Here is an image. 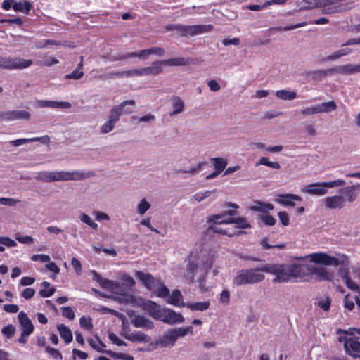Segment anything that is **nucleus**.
I'll return each mask as SVG.
<instances>
[{"label": "nucleus", "mask_w": 360, "mask_h": 360, "mask_svg": "<svg viewBox=\"0 0 360 360\" xmlns=\"http://www.w3.org/2000/svg\"><path fill=\"white\" fill-rule=\"evenodd\" d=\"M261 269L271 274L276 275L274 282L284 283L290 281L292 278H302L304 276V264H266L261 266Z\"/></svg>", "instance_id": "nucleus-1"}, {"label": "nucleus", "mask_w": 360, "mask_h": 360, "mask_svg": "<svg viewBox=\"0 0 360 360\" xmlns=\"http://www.w3.org/2000/svg\"><path fill=\"white\" fill-rule=\"evenodd\" d=\"M192 59L189 58L178 57L153 62L150 66L140 68L135 70V76L158 75L163 72V65L185 66L190 65Z\"/></svg>", "instance_id": "nucleus-2"}, {"label": "nucleus", "mask_w": 360, "mask_h": 360, "mask_svg": "<svg viewBox=\"0 0 360 360\" xmlns=\"http://www.w3.org/2000/svg\"><path fill=\"white\" fill-rule=\"evenodd\" d=\"M129 105H134L135 101L134 100H126L122 102L120 105L113 106L110 110L108 120L106 121L101 127V132L102 134H107L115 128L116 122H118L120 117L122 115L131 113V109H126V107Z\"/></svg>", "instance_id": "nucleus-3"}, {"label": "nucleus", "mask_w": 360, "mask_h": 360, "mask_svg": "<svg viewBox=\"0 0 360 360\" xmlns=\"http://www.w3.org/2000/svg\"><path fill=\"white\" fill-rule=\"evenodd\" d=\"M264 272L261 267L240 270L234 277L233 283L242 285L262 282L265 279Z\"/></svg>", "instance_id": "nucleus-4"}, {"label": "nucleus", "mask_w": 360, "mask_h": 360, "mask_svg": "<svg viewBox=\"0 0 360 360\" xmlns=\"http://www.w3.org/2000/svg\"><path fill=\"white\" fill-rule=\"evenodd\" d=\"M207 168H212L213 171L210 173L206 174L205 179H210L215 178L217 175H219L225 168V160L223 158H210V162H200L198 163L196 167H192L188 172L191 173H196L202 169H205ZM183 173L188 172V171H182Z\"/></svg>", "instance_id": "nucleus-5"}, {"label": "nucleus", "mask_w": 360, "mask_h": 360, "mask_svg": "<svg viewBox=\"0 0 360 360\" xmlns=\"http://www.w3.org/2000/svg\"><path fill=\"white\" fill-rule=\"evenodd\" d=\"M307 257L309 258L311 262L325 266H337L338 265H347L349 263L348 257L345 255H342L340 258H337L327 253L319 252L309 254Z\"/></svg>", "instance_id": "nucleus-6"}, {"label": "nucleus", "mask_w": 360, "mask_h": 360, "mask_svg": "<svg viewBox=\"0 0 360 360\" xmlns=\"http://www.w3.org/2000/svg\"><path fill=\"white\" fill-rule=\"evenodd\" d=\"M84 175L79 172H39L37 173V179L44 182L59 181L79 180L83 179Z\"/></svg>", "instance_id": "nucleus-7"}, {"label": "nucleus", "mask_w": 360, "mask_h": 360, "mask_svg": "<svg viewBox=\"0 0 360 360\" xmlns=\"http://www.w3.org/2000/svg\"><path fill=\"white\" fill-rule=\"evenodd\" d=\"M233 208V210H226V224H234L235 227L238 229H248L251 228V224L244 217H239L238 212L236 209L238 208V205L230 202H226V208Z\"/></svg>", "instance_id": "nucleus-8"}, {"label": "nucleus", "mask_w": 360, "mask_h": 360, "mask_svg": "<svg viewBox=\"0 0 360 360\" xmlns=\"http://www.w3.org/2000/svg\"><path fill=\"white\" fill-rule=\"evenodd\" d=\"M33 63L30 59L20 57L0 56V69L18 70L30 67Z\"/></svg>", "instance_id": "nucleus-9"}, {"label": "nucleus", "mask_w": 360, "mask_h": 360, "mask_svg": "<svg viewBox=\"0 0 360 360\" xmlns=\"http://www.w3.org/2000/svg\"><path fill=\"white\" fill-rule=\"evenodd\" d=\"M345 180L337 179L332 181L317 182L305 187L304 191L311 195H323L327 193L325 188H333L344 186Z\"/></svg>", "instance_id": "nucleus-10"}, {"label": "nucleus", "mask_w": 360, "mask_h": 360, "mask_svg": "<svg viewBox=\"0 0 360 360\" xmlns=\"http://www.w3.org/2000/svg\"><path fill=\"white\" fill-rule=\"evenodd\" d=\"M212 25H184L178 24V34L181 37L195 36L205 32H208L212 30Z\"/></svg>", "instance_id": "nucleus-11"}, {"label": "nucleus", "mask_w": 360, "mask_h": 360, "mask_svg": "<svg viewBox=\"0 0 360 360\" xmlns=\"http://www.w3.org/2000/svg\"><path fill=\"white\" fill-rule=\"evenodd\" d=\"M304 275L315 274L319 281H330L333 278V274L325 267H315L312 265L304 264Z\"/></svg>", "instance_id": "nucleus-12"}, {"label": "nucleus", "mask_w": 360, "mask_h": 360, "mask_svg": "<svg viewBox=\"0 0 360 360\" xmlns=\"http://www.w3.org/2000/svg\"><path fill=\"white\" fill-rule=\"evenodd\" d=\"M336 108V103L334 101H331L314 105L311 108L302 109L301 110V113L303 115H309L312 114L328 112L335 110Z\"/></svg>", "instance_id": "nucleus-13"}, {"label": "nucleus", "mask_w": 360, "mask_h": 360, "mask_svg": "<svg viewBox=\"0 0 360 360\" xmlns=\"http://www.w3.org/2000/svg\"><path fill=\"white\" fill-rule=\"evenodd\" d=\"M328 73H340L342 75H352L356 73L355 65L346 64L343 65L335 66L326 70H322L314 72L320 76H326Z\"/></svg>", "instance_id": "nucleus-14"}, {"label": "nucleus", "mask_w": 360, "mask_h": 360, "mask_svg": "<svg viewBox=\"0 0 360 360\" xmlns=\"http://www.w3.org/2000/svg\"><path fill=\"white\" fill-rule=\"evenodd\" d=\"M136 276L141 281L143 285L150 290H155L160 285V281L148 273L137 271Z\"/></svg>", "instance_id": "nucleus-15"}, {"label": "nucleus", "mask_w": 360, "mask_h": 360, "mask_svg": "<svg viewBox=\"0 0 360 360\" xmlns=\"http://www.w3.org/2000/svg\"><path fill=\"white\" fill-rule=\"evenodd\" d=\"M30 117V113L28 111L24 110L0 112V120L2 121L28 120Z\"/></svg>", "instance_id": "nucleus-16"}, {"label": "nucleus", "mask_w": 360, "mask_h": 360, "mask_svg": "<svg viewBox=\"0 0 360 360\" xmlns=\"http://www.w3.org/2000/svg\"><path fill=\"white\" fill-rule=\"evenodd\" d=\"M91 274L93 275V280L98 283L100 286L103 289L115 291L120 287L118 282L103 278L95 270H93Z\"/></svg>", "instance_id": "nucleus-17"}, {"label": "nucleus", "mask_w": 360, "mask_h": 360, "mask_svg": "<svg viewBox=\"0 0 360 360\" xmlns=\"http://www.w3.org/2000/svg\"><path fill=\"white\" fill-rule=\"evenodd\" d=\"M347 198L341 195L328 196L324 199V203L329 209H342L345 206Z\"/></svg>", "instance_id": "nucleus-18"}, {"label": "nucleus", "mask_w": 360, "mask_h": 360, "mask_svg": "<svg viewBox=\"0 0 360 360\" xmlns=\"http://www.w3.org/2000/svg\"><path fill=\"white\" fill-rule=\"evenodd\" d=\"M143 309L149 313L150 316L157 320H161L165 309H162L159 304L150 300H148L143 304Z\"/></svg>", "instance_id": "nucleus-19"}, {"label": "nucleus", "mask_w": 360, "mask_h": 360, "mask_svg": "<svg viewBox=\"0 0 360 360\" xmlns=\"http://www.w3.org/2000/svg\"><path fill=\"white\" fill-rule=\"evenodd\" d=\"M208 227L206 229L205 233L207 235H210L212 231H217V226H221L225 224V214H213L208 217L207 221Z\"/></svg>", "instance_id": "nucleus-20"}, {"label": "nucleus", "mask_w": 360, "mask_h": 360, "mask_svg": "<svg viewBox=\"0 0 360 360\" xmlns=\"http://www.w3.org/2000/svg\"><path fill=\"white\" fill-rule=\"evenodd\" d=\"M344 347L347 354L360 357V342L354 339L348 338L345 340Z\"/></svg>", "instance_id": "nucleus-21"}, {"label": "nucleus", "mask_w": 360, "mask_h": 360, "mask_svg": "<svg viewBox=\"0 0 360 360\" xmlns=\"http://www.w3.org/2000/svg\"><path fill=\"white\" fill-rule=\"evenodd\" d=\"M18 319L22 326V331L24 332V334L25 335H31L34 331V327L27 314L22 311H20L18 314Z\"/></svg>", "instance_id": "nucleus-22"}, {"label": "nucleus", "mask_w": 360, "mask_h": 360, "mask_svg": "<svg viewBox=\"0 0 360 360\" xmlns=\"http://www.w3.org/2000/svg\"><path fill=\"white\" fill-rule=\"evenodd\" d=\"M177 338L172 329L164 333V335L155 342L156 347H171L174 345Z\"/></svg>", "instance_id": "nucleus-23"}, {"label": "nucleus", "mask_w": 360, "mask_h": 360, "mask_svg": "<svg viewBox=\"0 0 360 360\" xmlns=\"http://www.w3.org/2000/svg\"><path fill=\"white\" fill-rule=\"evenodd\" d=\"M122 336L132 342L148 343L151 340L150 336L140 331L131 333V334L124 333Z\"/></svg>", "instance_id": "nucleus-24"}, {"label": "nucleus", "mask_w": 360, "mask_h": 360, "mask_svg": "<svg viewBox=\"0 0 360 360\" xmlns=\"http://www.w3.org/2000/svg\"><path fill=\"white\" fill-rule=\"evenodd\" d=\"M38 106L40 108H61L68 109L71 107L70 103L68 101H53L47 100H39Z\"/></svg>", "instance_id": "nucleus-25"}, {"label": "nucleus", "mask_w": 360, "mask_h": 360, "mask_svg": "<svg viewBox=\"0 0 360 360\" xmlns=\"http://www.w3.org/2000/svg\"><path fill=\"white\" fill-rule=\"evenodd\" d=\"M278 202L284 206H295L293 201H302V198L296 194H281L278 195Z\"/></svg>", "instance_id": "nucleus-26"}, {"label": "nucleus", "mask_w": 360, "mask_h": 360, "mask_svg": "<svg viewBox=\"0 0 360 360\" xmlns=\"http://www.w3.org/2000/svg\"><path fill=\"white\" fill-rule=\"evenodd\" d=\"M131 322L136 328H144L146 329H153L154 328L153 323L143 316H135Z\"/></svg>", "instance_id": "nucleus-27"}, {"label": "nucleus", "mask_w": 360, "mask_h": 360, "mask_svg": "<svg viewBox=\"0 0 360 360\" xmlns=\"http://www.w3.org/2000/svg\"><path fill=\"white\" fill-rule=\"evenodd\" d=\"M160 321L165 323L174 324L183 321V317L178 314H176L173 310L165 309V313L162 314V317Z\"/></svg>", "instance_id": "nucleus-28"}, {"label": "nucleus", "mask_w": 360, "mask_h": 360, "mask_svg": "<svg viewBox=\"0 0 360 360\" xmlns=\"http://www.w3.org/2000/svg\"><path fill=\"white\" fill-rule=\"evenodd\" d=\"M148 51L149 50L148 49H147L139 51L137 52H131L125 54L119 55L114 59V60H122L136 57L141 58H146L150 55V53Z\"/></svg>", "instance_id": "nucleus-29"}, {"label": "nucleus", "mask_w": 360, "mask_h": 360, "mask_svg": "<svg viewBox=\"0 0 360 360\" xmlns=\"http://www.w3.org/2000/svg\"><path fill=\"white\" fill-rule=\"evenodd\" d=\"M360 187V184L346 186L344 188L341 189V192L346 195L347 198V201L349 202H353L356 200L358 193L356 191Z\"/></svg>", "instance_id": "nucleus-30"}, {"label": "nucleus", "mask_w": 360, "mask_h": 360, "mask_svg": "<svg viewBox=\"0 0 360 360\" xmlns=\"http://www.w3.org/2000/svg\"><path fill=\"white\" fill-rule=\"evenodd\" d=\"M32 8L31 2L28 0H23L22 1H15L13 5V9L15 12H22L25 14H29Z\"/></svg>", "instance_id": "nucleus-31"}, {"label": "nucleus", "mask_w": 360, "mask_h": 360, "mask_svg": "<svg viewBox=\"0 0 360 360\" xmlns=\"http://www.w3.org/2000/svg\"><path fill=\"white\" fill-rule=\"evenodd\" d=\"M58 330L62 339L65 344H69L72 341V334L70 328L63 324L58 326Z\"/></svg>", "instance_id": "nucleus-32"}, {"label": "nucleus", "mask_w": 360, "mask_h": 360, "mask_svg": "<svg viewBox=\"0 0 360 360\" xmlns=\"http://www.w3.org/2000/svg\"><path fill=\"white\" fill-rule=\"evenodd\" d=\"M198 267V263L195 260H189L186 270V276L191 283L195 282V271Z\"/></svg>", "instance_id": "nucleus-33"}, {"label": "nucleus", "mask_w": 360, "mask_h": 360, "mask_svg": "<svg viewBox=\"0 0 360 360\" xmlns=\"http://www.w3.org/2000/svg\"><path fill=\"white\" fill-rule=\"evenodd\" d=\"M172 101L173 111L170 112L171 116L181 112L184 108V102L180 97L174 96Z\"/></svg>", "instance_id": "nucleus-34"}, {"label": "nucleus", "mask_w": 360, "mask_h": 360, "mask_svg": "<svg viewBox=\"0 0 360 360\" xmlns=\"http://www.w3.org/2000/svg\"><path fill=\"white\" fill-rule=\"evenodd\" d=\"M168 302L174 306L183 305V296L179 290H173L172 295L168 299Z\"/></svg>", "instance_id": "nucleus-35"}, {"label": "nucleus", "mask_w": 360, "mask_h": 360, "mask_svg": "<svg viewBox=\"0 0 360 360\" xmlns=\"http://www.w3.org/2000/svg\"><path fill=\"white\" fill-rule=\"evenodd\" d=\"M210 305V302H191L187 303L186 306L192 311H203L209 309Z\"/></svg>", "instance_id": "nucleus-36"}, {"label": "nucleus", "mask_w": 360, "mask_h": 360, "mask_svg": "<svg viewBox=\"0 0 360 360\" xmlns=\"http://www.w3.org/2000/svg\"><path fill=\"white\" fill-rule=\"evenodd\" d=\"M135 76V70H129L125 71H117L113 72L108 74V77L110 79L115 78H124V77H131Z\"/></svg>", "instance_id": "nucleus-37"}, {"label": "nucleus", "mask_w": 360, "mask_h": 360, "mask_svg": "<svg viewBox=\"0 0 360 360\" xmlns=\"http://www.w3.org/2000/svg\"><path fill=\"white\" fill-rule=\"evenodd\" d=\"M41 286L44 288V289H41L39 290V294L42 297H49L52 296L56 290L53 288H50V283L47 281H44L41 283Z\"/></svg>", "instance_id": "nucleus-38"}, {"label": "nucleus", "mask_w": 360, "mask_h": 360, "mask_svg": "<svg viewBox=\"0 0 360 360\" xmlns=\"http://www.w3.org/2000/svg\"><path fill=\"white\" fill-rule=\"evenodd\" d=\"M276 95L278 98L282 100H293L297 97V93L295 91H291L288 90H279L276 92Z\"/></svg>", "instance_id": "nucleus-39"}, {"label": "nucleus", "mask_w": 360, "mask_h": 360, "mask_svg": "<svg viewBox=\"0 0 360 360\" xmlns=\"http://www.w3.org/2000/svg\"><path fill=\"white\" fill-rule=\"evenodd\" d=\"M274 205L271 203H266L260 201H257L255 205L250 207L252 211L255 212H263L264 210H272Z\"/></svg>", "instance_id": "nucleus-40"}, {"label": "nucleus", "mask_w": 360, "mask_h": 360, "mask_svg": "<svg viewBox=\"0 0 360 360\" xmlns=\"http://www.w3.org/2000/svg\"><path fill=\"white\" fill-rule=\"evenodd\" d=\"M300 4V10H311L315 8H320L319 0H302Z\"/></svg>", "instance_id": "nucleus-41"}, {"label": "nucleus", "mask_w": 360, "mask_h": 360, "mask_svg": "<svg viewBox=\"0 0 360 360\" xmlns=\"http://www.w3.org/2000/svg\"><path fill=\"white\" fill-rule=\"evenodd\" d=\"M172 330L174 333V335L176 336L177 339L179 337H184L188 334L192 335L193 333L192 326H187L186 328H177L172 329Z\"/></svg>", "instance_id": "nucleus-42"}, {"label": "nucleus", "mask_w": 360, "mask_h": 360, "mask_svg": "<svg viewBox=\"0 0 360 360\" xmlns=\"http://www.w3.org/2000/svg\"><path fill=\"white\" fill-rule=\"evenodd\" d=\"M331 305V299L329 297L320 299L317 302V306L324 311L330 310Z\"/></svg>", "instance_id": "nucleus-43"}, {"label": "nucleus", "mask_w": 360, "mask_h": 360, "mask_svg": "<svg viewBox=\"0 0 360 360\" xmlns=\"http://www.w3.org/2000/svg\"><path fill=\"white\" fill-rule=\"evenodd\" d=\"M79 219L83 223L86 224L93 229L97 230L98 224L95 223L88 214L82 213L79 216Z\"/></svg>", "instance_id": "nucleus-44"}, {"label": "nucleus", "mask_w": 360, "mask_h": 360, "mask_svg": "<svg viewBox=\"0 0 360 360\" xmlns=\"http://www.w3.org/2000/svg\"><path fill=\"white\" fill-rule=\"evenodd\" d=\"M39 139L38 138H30V139H18L16 140L11 141L10 144L15 147H18L22 144L31 143V142H36Z\"/></svg>", "instance_id": "nucleus-45"}, {"label": "nucleus", "mask_w": 360, "mask_h": 360, "mask_svg": "<svg viewBox=\"0 0 360 360\" xmlns=\"http://www.w3.org/2000/svg\"><path fill=\"white\" fill-rule=\"evenodd\" d=\"M150 207V204L145 199L143 198L137 207V211L141 214H144L147 210Z\"/></svg>", "instance_id": "nucleus-46"}, {"label": "nucleus", "mask_w": 360, "mask_h": 360, "mask_svg": "<svg viewBox=\"0 0 360 360\" xmlns=\"http://www.w3.org/2000/svg\"><path fill=\"white\" fill-rule=\"evenodd\" d=\"M156 295L159 297H167L169 295V290L160 282V285L155 289Z\"/></svg>", "instance_id": "nucleus-47"}, {"label": "nucleus", "mask_w": 360, "mask_h": 360, "mask_svg": "<svg viewBox=\"0 0 360 360\" xmlns=\"http://www.w3.org/2000/svg\"><path fill=\"white\" fill-rule=\"evenodd\" d=\"M45 352L51 355L56 360H62L63 356L61 353L56 349L51 348L49 346L45 347Z\"/></svg>", "instance_id": "nucleus-48"}, {"label": "nucleus", "mask_w": 360, "mask_h": 360, "mask_svg": "<svg viewBox=\"0 0 360 360\" xmlns=\"http://www.w3.org/2000/svg\"><path fill=\"white\" fill-rule=\"evenodd\" d=\"M15 328L12 324H8L4 326L1 330V333L6 338H11L13 337L15 334Z\"/></svg>", "instance_id": "nucleus-49"}, {"label": "nucleus", "mask_w": 360, "mask_h": 360, "mask_svg": "<svg viewBox=\"0 0 360 360\" xmlns=\"http://www.w3.org/2000/svg\"><path fill=\"white\" fill-rule=\"evenodd\" d=\"M80 326L86 330H90L93 328L91 319L89 317L82 316L79 319Z\"/></svg>", "instance_id": "nucleus-50"}, {"label": "nucleus", "mask_w": 360, "mask_h": 360, "mask_svg": "<svg viewBox=\"0 0 360 360\" xmlns=\"http://www.w3.org/2000/svg\"><path fill=\"white\" fill-rule=\"evenodd\" d=\"M83 75V70L75 69L71 73L65 75V78L67 79H79L82 78Z\"/></svg>", "instance_id": "nucleus-51"}, {"label": "nucleus", "mask_w": 360, "mask_h": 360, "mask_svg": "<svg viewBox=\"0 0 360 360\" xmlns=\"http://www.w3.org/2000/svg\"><path fill=\"white\" fill-rule=\"evenodd\" d=\"M88 342L92 348L100 352H102V347H105V345L100 340H94L91 338L88 340Z\"/></svg>", "instance_id": "nucleus-52"}, {"label": "nucleus", "mask_w": 360, "mask_h": 360, "mask_svg": "<svg viewBox=\"0 0 360 360\" xmlns=\"http://www.w3.org/2000/svg\"><path fill=\"white\" fill-rule=\"evenodd\" d=\"M15 239L20 243L22 244H32L34 239L32 237L29 236H21L19 233L16 234Z\"/></svg>", "instance_id": "nucleus-53"}, {"label": "nucleus", "mask_w": 360, "mask_h": 360, "mask_svg": "<svg viewBox=\"0 0 360 360\" xmlns=\"http://www.w3.org/2000/svg\"><path fill=\"white\" fill-rule=\"evenodd\" d=\"M62 315L70 320H73L75 317V312L70 307H63Z\"/></svg>", "instance_id": "nucleus-54"}, {"label": "nucleus", "mask_w": 360, "mask_h": 360, "mask_svg": "<svg viewBox=\"0 0 360 360\" xmlns=\"http://www.w3.org/2000/svg\"><path fill=\"white\" fill-rule=\"evenodd\" d=\"M344 307L348 311H352L355 307V304L352 300H349V294L346 295L343 298Z\"/></svg>", "instance_id": "nucleus-55"}, {"label": "nucleus", "mask_w": 360, "mask_h": 360, "mask_svg": "<svg viewBox=\"0 0 360 360\" xmlns=\"http://www.w3.org/2000/svg\"><path fill=\"white\" fill-rule=\"evenodd\" d=\"M0 244L9 248L15 247L17 245V243L14 240L8 237L1 236H0Z\"/></svg>", "instance_id": "nucleus-56"}, {"label": "nucleus", "mask_w": 360, "mask_h": 360, "mask_svg": "<svg viewBox=\"0 0 360 360\" xmlns=\"http://www.w3.org/2000/svg\"><path fill=\"white\" fill-rule=\"evenodd\" d=\"M109 339L112 342L113 344L117 345V346H126L127 344L122 340H120L118 336L113 333H110L108 334Z\"/></svg>", "instance_id": "nucleus-57"}, {"label": "nucleus", "mask_w": 360, "mask_h": 360, "mask_svg": "<svg viewBox=\"0 0 360 360\" xmlns=\"http://www.w3.org/2000/svg\"><path fill=\"white\" fill-rule=\"evenodd\" d=\"M347 265H341V267L338 270V275L342 278L343 281L349 278V271L347 268Z\"/></svg>", "instance_id": "nucleus-58"}, {"label": "nucleus", "mask_w": 360, "mask_h": 360, "mask_svg": "<svg viewBox=\"0 0 360 360\" xmlns=\"http://www.w3.org/2000/svg\"><path fill=\"white\" fill-rule=\"evenodd\" d=\"M279 220L283 226H288L290 224L289 215L285 211H280L278 213Z\"/></svg>", "instance_id": "nucleus-59"}, {"label": "nucleus", "mask_w": 360, "mask_h": 360, "mask_svg": "<svg viewBox=\"0 0 360 360\" xmlns=\"http://www.w3.org/2000/svg\"><path fill=\"white\" fill-rule=\"evenodd\" d=\"M212 193V191H207L203 193H198L193 195V198L197 202H200L210 196Z\"/></svg>", "instance_id": "nucleus-60"}, {"label": "nucleus", "mask_w": 360, "mask_h": 360, "mask_svg": "<svg viewBox=\"0 0 360 360\" xmlns=\"http://www.w3.org/2000/svg\"><path fill=\"white\" fill-rule=\"evenodd\" d=\"M71 264L75 269L77 274H80L82 270V264L80 261L76 257H73L71 260Z\"/></svg>", "instance_id": "nucleus-61"}, {"label": "nucleus", "mask_w": 360, "mask_h": 360, "mask_svg": "<svg viewBox=\"0 0 360 360\" xmlns=\"http://www.w3.org/2000/svg\"><path fill=\"white\" fill-rule=\"evenodd\" d=\"M150 55L155 54L159 57H162L165 54V49L162 47L153 46L148 49Z\"/></svg>", "instance_id": "nucleus-62"}, {"label": "nucleus", "mask_w": 360, "mask_h": 360, "mask_svg": "<svg viewBox=\"0 0 360 360\" xmlns=\"http://www.w3.org/2000/svg\"><path fill=\"white\" fill-rule=\"evenodd\" d=\"M262 219L264 224L266 226H274L276 224V219L270 214L262 216Z\"/></svg>", "instance_id": "nucleus-63"}, {"label": "nucleus", "mask_w": 360, "mask_h": 360, "mask_svg": "<svg viewBox=\"0 0 360 360\" xmlns=\"http://www.w3.org/2000/svg\"><path fill=\"white\" fill-rule=\"evenodd\" d=\"M19 200L13 198H0V203L4 205L15 206Z\"/></svg>", "instance_id": "nucleus-64"}]
</instances>
